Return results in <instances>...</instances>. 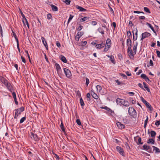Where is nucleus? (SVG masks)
<instances>
[{
    "label": "nucleus",
    "mask_w": 160,
    "mask_h": 160,
    "mask_svg": "<svg viewBox=\"0 0 160 160\" xmlns=\"http://www.w3.org/2000/svg\"><path fill=\"white\" fill-rule=\"evenodd\" d=\"M24 110V108L23 107H21L20 108H18L15 110V116L14 118L15 119H17L18 116L19 115L21 114V112H22Z\"/></svg>",
    "instance_id": "nucleus-1"
},
{
    "label": "nucleus",
    "mask_w": 160,
    "mask_h": 160,
    "mask_svg": "<svg viewBox=\"0 0 160 160\" xmlns=\"http://www.w3.org/2000/svg\"><path fill=\"white\" fill-rule=\"evenodd\" d=\"M128 53L130 58H132L134 57L133 52L132 51L131 46H128Z\"/></svg>",
    "instance_id": "nucleus-2"
},
{
    "label": "nucleus",
    "mask_w": 160,
    "mask_h": 160,
    "mask_svg": "<svg viewBox=\"0 0 160 160\" xmlns=\"http://www.w3.org/2000/svg\"><path fill=\"white\" fill-rule=\"evenodd\" d=\"M63 70L66 77L68 78H70L72 75L70 71L66 68H64Z\"/></svg>",
    "instance_id": "nucleus-3"
},
{
    "label": "nucleus",
    "mask_w": 160,
    "mask_h": 160,
    "mask_svg": "<svg viewBox=\"0 0 160 160\" xmlns=\"http://www.w3.org/2000/svg\"><path fill=\"white\" fill-rule=\"evenodd\" d=\"M128 111L129 115L131 116H133L136 113L135 110L132 107H130L129 108Z\"/></svg>",
    "instance_id": "nucleus-4"
},
{
    "label": "nucleus",
    "mask_w": 160,
    "mask_h": 160,
    "mask_svg": "<svg viewBox=\"0 0 160 160\" xmlns=\"http://www.w3.org/2000/svg\"><path fill=\"white\" fill-rule=\"evenodd\" d=\"M118 152L122 156H125V153L123 149L121 147L118 146L116 147Z\"/></svg>",
    "instance_id": "nucleus-5"
},
{
    "label": "nucleus",
    "mask_w": 160,
    "mask_h": 160,
    "mask_svg": "<svg viewBox=\"0 0 160 160\" xmlns=\"http://www.w3.org/2000/svg\"><path fill=\"white\" fill-rule=\"evenodd\" d=\"M151 34L147 32L142 33V38L141 39V40L142 41L144 38H147Z\"/></svg>",
    "instance_id": "nucleus-6"
},
{
    "label": "nucleus",
    "mask_w": 160,
    "mask_h": 160,
    "mask_svg": "<svg viewBox=\"0 0 160 160\" xmlns=\"http://www.w3.org/2000/svg\"><path fill=\"white\" fill-rule=\"evenodd\" d=\"M83 32H78L77 33L76 36V40L77 41H78L80 38L83 35Z\"/></svg>",
    "instance_id": "nucleus-7"
},
{
    "label": "nucleus",
    "mask_w": 160,
    "mask_h": 160,
    "mask_svg": "<svg viewBox=\"0 0 160 160\" xmlns=\"http://www.w3.org/2000/svg\"><path fill=\"white\" fill-rule=\"evenodd\" d=\"M116 124L118 127L120 129H122L125 128L124 125L120 122H117Z\"/></svg>",
    "instance_id": "nucleus-8"
},
{
    "label": "nucleus",
    "mask_w": 160,
    "mask_h": 160,
    "mask_svg": "<svg viewBox=\"0 0 160 160\" xmlns=\"http://www.w3.org/2000/svg\"><path fill=\"white\" fill-rule=\"evenodd\" d=\"M41 39L42 42L44 44V46L45 47L47 50L48 49V46L47 44V42L45 40V38L43 37H42Z\"/></svg>",
    "instance_id": "nucleus-9"
},
{
    "label": "nucleus",
    "mask_w": 160,
    "mask_h": 160,
    "mask_svg": "<svg viewBox=\"0 0 160 160\" xmlns=\"http://www.w3.org/2000/svg\"><path fill=\"white\" fill-rule=\"evenodd\" d=\"M75 7L77 9L79 10L80 11L86 12L87 11V10L86 9L84 8H83L81 6H79L78 5H76Z\"/></svg>",
    "instance_id": "nucleus-10"
},
{
    "label": "nucleus",
    "mask_w": 160,
    "mask_h": 160,
    "mask_svg": "<svg viewBox=\"0 0 160 160\" xmlns=\"http://www.w3.org/2000/svg\"><path fill=\"white\" fill-rule=\"evenodd\" d=\"M116 102L117 104L121 105L123 102V99L118 98L116 99Z\"/></svg>",
    "instance_id": "nucleus-11"
},
{
    "label": "nucleus",
    "mask_w": 160,
    "mask_h": 160,
    "mask_svg": "<svg viewBox=\"0 0 160 160\" xmlns=\"http://www.w3.org/2000/svg\"><path fill=\"white\" fill-rule=\"evenodd\" d=\"M105 46V44L103 43L101 44H97L96 45V47L97 48H101L104 47Z\"/></svg>",
    "instance_id": "nucleus-12"
},
{
    "label": "nucleus",
    "mask_w": 160,
    "mask_h": 160,
    "mask_svg": "<svg viewBox=\"0 0 160 160\" xmlns=\"http://www.w3.org/2000/svg\"><path fill=\"white\" fill-rule=\"evenodd\" d=\"M91 94L93 98L95 99H97L98 98L97 94L95 93L93 91H91Z\"/></svg>",
    "instance_id": "nucleus-13"
},
{
    "label": "nucleus",
    "mask_w": 160,
    "mask_h": 160,
    "mask_svg": "<svg viewBox=\"0 0 160 160\" xmlns=\"http://www.w3.org/2000/svg\"><path fill=\"white\" fill-rule=\"evenodd\" d=\"M138 45V42H136V44L134 45L133 46V50L134 51V52H133L134 53V55H135L136 53Z\"/></svg>",
    "instance_id": "nucleus-14"
},
{
    "label": "nucleus",
    "mask_w": 160,
    "mask_h": 160,
    "mask_svg": "<svg viewBox=\"0 0 160 160\" xmlns=\"http://www.w3.org/2000/svg\"><path fill=\"white\" fill-rule=\"evenodd\" d=\"M7 87L8 89V90L12 92V87L11 85V84L9 82H8L7 84L5 86Z\"/></svg>",
    "instance_id": "nucleus-15"
},
{
    "label": "nucleus",
    "mask_w": 160,
    "mask_h": 160,
    "mask_svg": "<svg viewBox=\"0 0 160 160\" xmlns=\"http://www.w3.org/2000/svg\"><path fill=\"white\" fill-rule=\"evenodd\" d=\"M146 25H147L148 27H149L153 31V32L156 34V32L155 30L154 29L153 27L151 25V24L148 22L146 24Z\"/></svg>",
    "instance_id": "nucleus-16"
},
{
    "label": "nucleus",
    "mask_w": 160,
    "mask_h": 160,
    "mask_svg": "<svg viewBox=\"0 0 160 160\" xmlns=\"http://www.w3.org/2000/svg\"><path fill=\"white\" fill-rule=\"evenodd\" d=\"M89 18L88 17H85L84 18H82L80 19V21L81 22H84L85 21H88Z\"/></svg>",
    "instance_id": "nucleus-17"
},
{
    "label": "nucleus",
    "mask_w": 160,
    "mask_h": 160,
    "mask_svg": "<svg viewBox=\"0 0 160 160\" xmlns=\"http://www.w3.org/2000/svg\"><path fill=\"white\" fill-rule=\"evenodd\" d=\"M50 6L52 8V11H58V8L57 7L53 4H51Z\"/></svg>",
    "instance_id": "nucleus-18"
},
{
    "label": "nucleus",
    "mask_w": 160,
    "mask_h": 160,
    "mask_svg": "<svg viewBox=\"0 0 160 160\" xmlns=\"http://www.w3.org/2000/svg\"><path fill=\"white\" fill-rule=\"evenodd\" d=\"M31 138H33L34 140L37 141L38 139V137L36 134L32 133Z\"/></svg>",
    "instance_id": "nucleus-19"
},
{
    "label": "nucleus",
    "mask_w": 160,
    "mask_h": 160,
    "mask_svg": "<svg viewBox=\"0 0 160 160\" xmlns=\"http://www.w3.org/2000/svg\"><path fill=\"white\" fill-rule=\"evenodd\" d=\"M145 104L146 106L148 108L150 111H152V108L151 107V105L149 103L147 102Z\"/></svg>",
    "instance_id": "nucleus-20"
},
{
    "label": "nucleus",
    "mask_w": 160,
    "mask_h": 160,
    "mask_svg": "<svg viewBox=\"0 0 160 160\" xmlns=\"http://www.w3.org/2000/svg\"><path fill=\"white\" fill-rule=\"evenodd\" d=\"M143 84L144 85V88L146 89V90L148 92H150V90L148 88V85L146 84L145 82H143Z\"/></svg>",
    "instance_id": "nucleus-21"
},
{
    "label": "nucleus",
    "mask_w": 160,
    "mask_h": 160,
    "mask_svg": "<svg viewBox=\"0 0 160 160\" xmlns=\"http://www.w3.org/2000/svg\"><path fill=\"white\" fill-rule=\"evenodd\" d=\"M122 105L126 107H128L129 106V104L128 101H125L123 100V102Z\"/></svg>",
    "instance_id": "nucleus-22"
},
{
    "label": "nucleus",
    "mask_w": 160,
    "mask_h": 160,
    "mask_svg": "<svg viewBox=\"0 0 160 160\" xmlns=\"http://www.w3.org/2000/svg\"><path fill=\"white\" fill-rule=\"evenodd\" d=\"M132 41L130 38H128L127 40V45L128 46H131Z\"/></svg>",
    "instance_id": "nucleus-23"
},
{
    "label": "nucleus",
    "mask_w": 160,
    "mask_h": 160,
    "mask_svg": "<svg viewBox=\"0 0 160 160\" xmlns=\"http://www.w3.org/2000/svg\"><path fill=\"white\" fill-rule=\"evenodd\" d=\"M153 151H155V152L156 153H159L160 152V151L159 149L154 146H153Z\"/></svg>",
    "instance_id": "nucleus-24"
},
{
    "label": "nucleus",
    "mask_w": 160,
    "mask_h": 160,
    "mask_svg": "<svg viewBox=\"0 0 160 160\" xmlns=\"http://www.w3.org/2000/svg\"><path fill=\"white\" fill-rule=\"evenodd\" d=\"M1 81L4 84L5 86H6L8 82V81L4 78H2Z\"/></svg>",
    "instance_id": "nucleus-25"
},
{
    "label": "nucleus",
    "mask_w": 160,
    "mask_h": 160,
    "mask_svg": "<svg viewBox=\"0 0 160 160\" xmlns=\"http://www.w3.org/2000/svg\"><path fill=\"white\" fill-rule=\"evenodd\" d=\"M55 66L58 72H59L61 70V67L59 64L58 63L55 64Z\"/></svg>",
    "instance_id": "nucleus-26"
},
{
    "label": "nucleus",
    "mask_w": 160,
    "mask_h": 160,
    "mask_svg": "<svg viewBox=\"0 0 160 160\" xmlns=\"http://www.w3.org/2000/svg\"><path fill=\"white\" fill-rule=\"evenodd\" d=\"M155 141L152 139H149L147 143H151L152 144H154V143Z\"/></svg>",
    "instance_id": "nucleus-27"
},
{
    "label": "nucleus",
    "mask_w": 160,
    "mask_h": 160,
    "mask_svg": "<svg viewBox=\"0 0 160 160\" xmlns=\"http://www.w3.org/2000/svg\"><path fill=\"white\" fill-rule=\"evenodd\" d=\"M110 47L111 46H109V45H106L104 49V52H107L110 48Z\"/></svg>",
    "instance_id": "nucleus-28"
},
{
    "label": "nucleus",
    "mask_w": 160,
    "mask_h": 160,
    "mask_svg": "<svg viewBox=\"0 0 160 160\" xmlns=\"http://www.w3.org/2000/svg\"><path fill=\"white\" fill-rule=\"evenodd\" d=\"M150 134L151 137H155L156 134V133L154 131L152 130L151 131Z\"/></svg>",
    "instance_id": "nucleus-29"
},
{
    "label": "nucleus",
    "mask_w": 160,
    "mask_h": 160,
    "mask_svg": "<svg viewBox=\"0 0 160 160\" xmlns=\"http://www.w3.org/2000/svg\"><path fill=\"white\" fill-rule=\"evenodd\" d=\"M106 44L107 45H109V46H111V40L109 38H108L106 42Z\"/></svg>",
    "instance_id": "nucleus-30"
},
{
    "label": "nucleus",
    "mask_w": 160,
    "mask_h": 160,
    "mask_svg": "<svg viewBox=\"0 0 160 160\" xmlns=\"http://www.w3.org/2000/svg\"><path fill=\"white\" fill-rule=\"evenodd\" d=\"M61 60L64 63H66L67 62V60L66 58L64 56H62Z\"/></svg>",
    "instance_id": "nucleus-31"
},
{
    "label": "nucleus",
    "mask_w": 160,
    "mask_h": 160,
    "mask_svg": "<svg viewBox=\"0 0 160 160\" xmlns=\"http://www.w3.org/2000/svg\"><path fill=\"white\" fill-rule=\"evenodd\" d=\"M97 91L98 92H100L102 90L101 87L99 85H98L96 87Z\"/></svg>",
    "instance_id": "nucleus-32"
},
{
    "label": "nucleus",
    "mask_w": 160,
    "mask_h": 160,
    "mask_svg": "<svg viewBox=\"0 0 160 160\" xmlns=\"http://www.w3.org/2000/svg\"><path fill=\"white\" fill-rule=\"evenodd\" d=\"M22 21V22H23L24 24H25L24 21H25L26 22V25H27V26L28 27V28H29V24L28 22V21H27V19H26V18H25V19H23Z\"/></svg>",
    "instance_id": "nucleus-33"
},
{
    "label": "nucleus",
    "mask_w": 160,
    "mask_h": 160,
    "mask_svg": "<svg viewBox=\"0 0 160 160\" xmlns=\"http://www.w3.org/2000/svg\"><path fill=\"white\" fill-rule=\"evenodd\" d=\"M22 21V22H23L24 24H25L24 21H25L26 22V25H27V26L28 27V28H29V24L28 22V21H27V19H26V18H25V19H23Z\"/></svg>",
    "instance_id": "nucleus-34"
},
{
    "label": "nucleus",
    "mask_w": 160,
    "mask_h": 160,
    "mask_svg": "<svg viewBox=\"0 0 160 160\" xmlns=\"http://www.w3.org/2000/svg\"><path fill=\"white\" fill-rule=\"evenodd\" d=\"M80 104L82 107L84 106V103L82 100V98H80Z\"/></svg>",
    "instance_id": "nucleus-35"
},
{
    "label": "nucleus",
    "mask_w": 160,
    "mask_h": 160,
    "mask_svg": "<svg viewBox=\"0 0 160 160\" xmlns=\"http://www.w3.org/2000/svg\"><path fill=\"white\" fill-rule=\"evenodd\" d=\"M60 128L62 132H65V130L63 124L62 122H61V123L60 125Z\"/></svg>",
    "instance_id": "nucleus-36"
},
{
    "label": "nucleus",
    "mask_w": 160,
    "mask_h": 160,
    "mask_svg": "<svg viewBox=\"0 0 160 160\" xmlns=\"http://www.w3.org/2000/svg\"><path fill=\"white\" fill-rule=\"evenodd\" d=\"M110 60L112 62V63L114 64L115 63V62H114V57L112 56H111L110 57Z\"/></svg>",
    "instance_id": "nucleus-37"
},
{
    "label": "nucleus",
    "mask_w": 160,
    "mask_h": 160,
    "mask_svg": "<svg viewBox=\"0 0 160 160\" xmlns=\"http://www.w3.org/2000/svg\"><path fill=\"white\" fill-rule=\"evenodd\" d=\"M144 11L147 12H148L149 13H151L150 12V10H149V9H148V8H147V7H144Z\"/></svg>",
    "instance_id": "nucleus-38"
},
{
    "label": "nucleus",
    "mask_w": 160,
    "mask_h": 160,
    "mask_svg": "<svg viewBox=\"0 0 160 160\" xmlns=\"http://www.w3.org/2000/svg\"><path fill=\"white\" fill-rule=\"evenodd\" d=\"M63 1L67 5H69L71 2V1L69 0H65Z\"/></svg>",
    "instance_id": "nucleus-39"
},
{
    "label": "nucleus",
    "mask_w": 160,
    "mask_h": 160,
    "mask_svg": "<svg viewBox=\"0 0 160 160\" xmlns=\"http://www.w3.org/2000/svg\"><path fill=\"white\" fill-rule=\"evenodd\" d=\"M143 147L144 149L146 150H148L150 148L149 146L146 145H144Z\"/></svg>",
    "instance_id": "nucleus-40"
},
{
    "label": "nucleus",
    "mask_w": 160,
    "mask_h": 160,
    "mask_svg": "<svg viewBox=\"0 0 160 160\" xmlns=\"http://www.w3.org/2000/svg\"><path fill=\"white\" fill-rule=\"evenodd\" d=\"M74 16L70 14V15L69 18L68 20V23H69L71 20L72 19Z\"/></svg>",
    "instance_id": "nucleus-41"
},
{
    "label": "nucleus",
    "mask_w": 160,
    "mask_h": 160,
    "mask_svg": "<svg viewBox=\"0 0 160 160\" xmlns=\"http://www.w3.org/2000/svg\"><path fill=\"white\" fill-rule=\"evenodd\" d=\"M87 43V42L86 41H82L81 42V45L82 46H85Z\"/></svg>",
    "instance_id": "nucleus-42"
},
{
    "label": "nucleus",
    "mask_w": 160,
    "mask_h": 160,
    "mask_svg": "<svg viewBox=\"0 0 160 160\" xmlns=\"http://www.w3.org/2000/svg\"><path fill=\"white\" fill-rule=\"evenodd\" d=\"M26 118L25 117H23L20 120V123H22L26 119Z\"/></svg>",
    "instance_id": "nucleus-43"
},
{
    "label": "nucleus",
    "mask_w": 160,
    "mask_h": 160,
    "mask_svg": "<svg viewBox=\"0 0 160 160\" xmlns=\"http://www.w3.org/2000/svg\"><path fill=\"white\" fill-rule=\"evenodd\" d=\"M98 31L102 34H104V32L103 30H102V29L101 28H98Z\"/></svg>",
    "instance_id": "nucleus-44"
},
{
    "label": "nucleus",
    "mask_w": 160,
    "mask_h": 160,
    "mask_svg": "<svg viewBox=\"0 0 160 160\" xmlns=\"http://www.w3.org/2000/svg\"><path fill=\"white\" fill-rule=\"evenodd\" d=\"M141 77L144 79L147 77V76L144 74H142L141 75Z\"/></svg>",
    "instance_id": "nucleus-45"
},
{
    "label": "nucleus",
    "mask_w": 160,
    "mask_h": 160,
    "mask_svg": "<svg viewBox=\"0 0 160 160\" xmlns=\"http://www.w3.org/2000/svg\"><path fill=\"white\" fill-rule=\"evenodd\" d=\"M76 122L77 123V124L78 125H81V121L79 119H77V120H76Z\"/></svg>",
    "instance_id": "nucleus-46"
},
{
    "label": "nucleus",
    "mask_w": 160,
    "mask_h": 160,
    "mask_svg": "<svg viewBox=\"0 0 160 160\" xmlns=\"http://www.w3.org/2000/svg\"><path fill=\"white\" fill-rule=\"evenodd\" d=\"M142 102H143L145 104L147 102L142 97L140 98Z\"/></svg>",
    "instance_id": "nucleus-47"
},
{
    "label": "nucleus",
    "mask_w": 160,
    "mask_h": 160,
    "mask_svg": "<svg viewBox=\"0 0 160 160\" xmlns=\"http://www.w3.org/2000/svg\"><path fill=\"white\" fill-rule=\"evenodd\" d=\"M12 33H13V36L15 38L16 41L17 40H18V39L17 38V37L16 36V34L15 32H12Z\"/></svg>",
    "instance_id": "nucleus-48"
},
{
    "label": "nucleus",
    "mask_w": 160,
    "mask_h": 160,
    "mask_svg": "<svg viewBox=\"0 0 160 160\" xmlns=\"http://www.w3.org/2000/svg\"><path fill=\"white\" fill-rule=\"evenodd\" d=\"M90 94L89 93H88L87 94V97L88 98V100L90 101Z\"/></svg>",
    "instance_id": "nucleus-49"
},
{
    "label": "nucleus",
    "mask_w": 160,
    "mask_h": 160,
    "mask_svg": "<svg viewBox=\"0 0 160 160\" xmlns=\"http://www.w3.org/2000/svg\"><path fill=\"white\" fill-rule=\"evenodd\" d=\"M141 139L140 138H139L138 140V144H142V143L141 142Z\"/></svg>",
    "instance_id": "nucleus-50"
},
{
    "label": "nucleus",
    "mask_w": 160,
    "mask_h": 160,
    "mask_svg": "<svg viewBox=\"0 0 160 160\" xmlns=\"http://www.w3.org/2000/svg\"><path fill=\"white\" fill-rule=\"evenodd\" d=\"M52 17V15L51 14H48L47 15V18L48 19H50Z\"/></svg>",
    "instance_id": "nucleus-51"
},
{
    "label": "nucleus",
    "mask_w": 160,
    "mask_h": 160,
    "mask_svg": "<svg viewBox=\"0 0 160 160\" xmlns=\"http://www.w3.org/2000/svg\"><path fill=\"white\" fill-rule=\"evenodd\" d=\"M155 124L156 126H158L160 125V120L157 121Z\"/></svg>",
    "instance_id": "nucleus-52"
},
{
    "label": "nucleus",
    "mask_w": 160,
    "mask_h": 160,
    "mask_svg": "<svg viewBox=\"0 0 160 160\" xmlns=\"http://www.w3.org/2000/svg\"><path fill=\"white\" fill-rule=\"evenodd\" d=\"M83 28V26L81 25H80L77 28V30L78 31H80Z\"/></svg>",
    "instance_id": "nucleus-53"
},
{
    "label": "nucleus",
    "mask_w": 160,
    "mask_h": 160,
    "mask_svg": "<svg viewBox=\"0 0 160 160\" xmlns=\"http://www.w3.org/2000/svg\"><path fill=\"white\" fill-rule=\"evenodd\" d=\"M97 24V22L96 21H92L91 22V24L93 26L96 25Z\"/></svg>",
    "instance_id": "nucleus-54"
},
{
    "label": "nucleus",
    "mask_w": 160,
    "mask_h": 160,
    "mask_svg": "<svg viewBox=\"0 0 160 160\" xmlns=\"http://www.w3.org/2000/svg\"><path fill=\"white\" fill-rule=\"evenodd\" d=\"M153 63L152 61V60H150L149 65L150 66H153Z\"/></svg>",
    "instance_id": "nucleus-55"
},
{
    "label": "nucleus",
    "mask_w": 160,
    "mask_h": 160,
    "mask_svg": "<svg viewBox=\"0 0 160 160\" xmlns=\"http://www.w3.org/2000/svg\"><path fill=\"white\" fill-rule=\"evenodd\" d=\"M156 53L158 56V57L160 58V52L159 51L157 50L156 51Z\"/></svg>",
    "instance_id": "nucleus-56"
},
{
    "label": "nucleus",
    "mask_w": 160,
    "mask_h": 160,
    "mask_svg": "<svg viewBox=\"0 0 160 160\" xmlns=\"http://www.w3.org/2000/svg\"><path fill=\"white\" fill-rule=\"evenodd\" d=\"M56 45L57 46L58 48H59L61 47V44L60 42L58 41H57L56 42Z\"/></svg>",
    "instance_id": "nucleus-57"
},
{
    "label": "nucleus",
    "mask_w": 160,
    "mask_h": 160,
    "mask_svg": "<svg viewBox=\"0 0 160 160\" xmlns=\"http://www.w3.org/2000/svg\"><path fill=\"white\" fill-rule=\"evenodd\" d=\"M135 35L136 36V38L135 39V40H137L138 37V30L136 29V32L135 34Z\"/></svg>",
    "instance_id": "nucleus-58"
},
{
    "label": "nucleus",
    "mask_w": 160,
    "mask_h": 160,
    "mask_svg": "<svg viewBox=\"0 0 160 160\" xmlns=\"http://www.w3.org/2000/svg\"><path fill=\"white\" fill-rule=\"evenodd\" d=\"M21 58L22 59V62L24 63H25L26 62V61H25V58L24 57H23L22 56H21Z\"/></svg>",
    "instance_id": "nucleus-59"
},
{
    "label": "nucleus",
    "mask_w": 160,
    "mask_h": 160,
    "mask_svg": "<svg viewBox=\"0 0 160 160\" xmlns=\"http://www.w3.org/2000/svg\"><path fill=\"white\" fill-rule=\"evenodd\" d=\"M89 83V81L88 78H87L86 79V85L88 86Z\"/></svg>",
    "instance_id": "nucleus-60"
},
{
    "label": "nucleus",
    "mask_w": 160,
    "mask_h": 160,
    "mask_svg": "<svg viewBox=\"0 0 160 160\" xmlns=\"http://www.w3.org/2000/svg\"><path fill=\"white\" fill-rule=\"evenodd\" d=\"M2 28L1 26L0 25V34H1L2 36Z\"/></svg>",
    "instance_id": "nucleus-61"
},
{
    "label": "nucleus",
    "mask_w": 160,
    "mask_h": 160,
    "mask_svg": "<svg viewBox=\"0 0 160 160\" xmlns=\"http://www.w3.org/2000/svg\"><path fill=\"white\" fill-rule=\"evenodd\" d=\"M138 85L139 87L140 88H141L142 89H143V86L142 85V84H141V83H139L138 84Z\"/></svg>",
    "instance_id": "nucleus-62"
},
{
    "label": "nucleus",
    "mask_w": 160,
    "mask_h": 160,
    "mask_svg": "<svg viewBox=\"0 0 160 160\" xmlns=\"http://www.w3.org/2000/svg\"><path fill=\"white\" fill-rule=\"evenodd\" d=\"M145 80L148 83H149L150 82H151V81L150 80L148 77L145 79Z\"/></svg>",
    "instance_id": "nucleus-63"
},
{
    "label": "nucleus",
    "mask_w": 160,
    "mask_h": 160,
    "mask_svg": "<svg viewBox=\"0 0 160 160\" xmlns=\"http://www.w3.org/2000/svg\"><path fill=\"white\" fill-rule=\"evenodd\" d=\"M115 81L117 83V85H119L121 84V83L119 80H116Z\"/></svg>",
    "instance_id": "nucleus-64"
}]
</instances>
